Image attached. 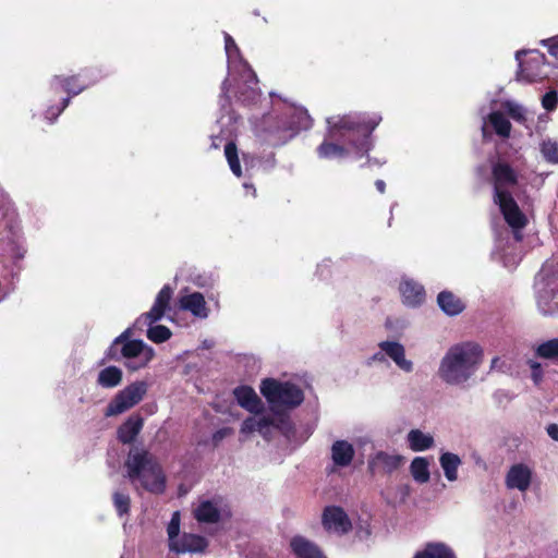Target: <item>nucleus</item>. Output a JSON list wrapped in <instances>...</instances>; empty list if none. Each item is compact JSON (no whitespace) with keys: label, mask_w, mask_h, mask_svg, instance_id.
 <instances>
[{"label":"nucleus","mask_w":558,"mask_h":558,"mask_svg":"<svg viewBox=\"0 0 558 558\" xmlns=\"http://www.w3.org/2000/svg\"><path fill=\"white\" fill-rule=\"evenodd\" d=\"M547 434L549 437L556 441H558V425L557 424H550L547 427Z\"/></svg>","instance_id":"nucleus-44"},{"label":"nucleus","mask_w":558,"mask_h":558,"mask_svg":"<svg viewBox=\"0 0 558 558\" xmlns=\"http://www.w3.org/2000/svg\"><path fill=\"white\" fill-rule=\"evenodd\" d=\"M290 546L298 558H326L313 542L303 536H294L290 542Z\"/></svg>","instance_id":"nucleus-22"},{"label":"nucleus","mask_w":558,"mask_h":558,"mask_svg":"<svg viewBox=\"0 0 558 558\" xmlns=\"http://www.w3.org/2000/svg\"><path fill=\"white\" fill-rule=\"evenodd\" d=\"M147 392L145 381H134L119 391L106 408V416H116L141 402Z\"/></svg>","instance_id":"nucleus-9"},{"label":"nucleus","mask_w":558,"mask_h":558,"mask_svg":"<svg viewBox=\"0 0 558 558\" xmlns=\"http://www.w3.org/2000/svg\"><path fill=\"white\" fill-rule=\"evenodd\" d=\"M143 427V420L138 416L128 418L118 429V438L123 444L132 442Z\"/></svg>","instance_id":"nucleus-29"},{"label":"nucleus","mask_w":558,"mask_h":558,"mask_svg":"<svg viewBox=\"0 0 558 558\" xmlns=\"http://www.w3.org/2000/svg\"><path fill=\"white\" fill-rule=\"evenodd\" d=\"M537 149L542 159L549 165L558 166V138L549 135L541 136Z\"/></svg>","instance_id":"nucleus-23"},{"label":"nucleus","mask_w":558,"mask_h":558,"mask_svg":"<svg viewBox=\"0 0 558 558\" xmlns=\"http://www.w3.org/2000/svg\"><path fill=\"white\" fill-rule=\"evenodd\" d=\"M233 393L238 403L248 412L259 413L263 410L262 400L251 387H238Z\"/></svg>","instance_id":"nucleus-19"},{"label":"nucleus","mask_w":558,"mask_h":558,"mask_svg":"<svg viewBox=\"0 0 558 558\" xmlns=\"http://www.w3.org/2000/svg\"><path fill=\"white\" fill-rule=\"evenodd\" d=\"M385 353L383 351L378 352V353H375L371 359H369V363L371 362H384L385 361Z\"/></svg>","instance_id":"nucleus-46"},{"label":"nucleus","mask_w":558,"mask_h":558,"mask_svg":"<svg viewBox=\"0 0 558 558\" xmlns=\"http://www.w3.org/2000/svg\"><path fill=\"white\" fill-rule=\"evenodd\" d=\"M208 546L205 537L196 534H183L177 542L170 544V549L178 554L203 553Z\"/></svg>","instance_id":"nucleus-17"},{"label":"nucleus","mask_w":558,"mask_h":558,"mask_svg":"<svg viewBox=\"0 0 558 558\" xmlns=\"http://www.w3.org/2000/svg\"><path fill=\"white\" fill-rule=\"evenodd\" d=\"M69 101H70V99L65 98L63 100L62 106L60 108H57L56 110L54 109H49L46 112V118L48 120H50V121L54 120L64 110V108L69 105Z\"/></svg>","instance_id":"nucleus-41"},{"label":"nucleus","mask_w":558,"mask_h":558,"mask_svg":"<svg viewBox=\"0 0 558 558\" xmlns=\"http://www.w3.org/2000/svg\"><path fill=\"white\" fill-rule=\"evenodd\" d=\"M536 353L544 359L558 360V339H550L541 343L536 349Z\"/></svg>","instance_id":"nucleus-36"},{"label":"nucleus","mask_w":558,"mask_h":558,"mask_svg":"<svg viewBox=\"0 0 558 558\" xmlns=\"http://www.w3.org/2000/svg\"><path fill=\"white\" fill-rule=\"evenodd\" d=\"M272 426V420L267 416L260 417H248L246 418L241 426V434L248 435L254 432H258L263 437H268L270 429Z\"/></svg>","instance_id":"nucleus-25"},{"label":"nucleus","mask_w":558,"mask_h":558,"mask_svg":"<svg viewBox=\"0 0 558 558\" xmlns=\"http://www.w3.org/2000/svg\"><path fill=\"white\" fill-rule=\"evenodd\" d=\"M531 368H532V379H533L534 384L538 385L543 378L541 365L538 363H532Z\"/></svg>","instance_id":"nucleus-42"},{"label":"nucleus","mask_w":558,"mask_h":558,"mask_svg":"<svg viewBox=\"0 0 558 558\" xmlns=\"http://www.w3.org/2000/svg\"><path fill=\"white\" fill-rule=\"evenodd\" d=\"M51 86L54 90H58L59 88H61L62 90H64L69 94H72V95H77L85 88L84 85H80L76 83V77H74V76L73 77L57 76L52 81Z\"/></svg>","instance_id":"nucleus-33"},{"label":"nucleus","mask_w":558,"mask_h":558,"mask_svg":"<svg viewBox=\"0 0 558 558\" xmlns=\"http://www.w3.org/2000/svg\"><path fill=\"white\" fill-rule=\"evenodd\" d=\"M413 558H456L453 550L441 542L427 543Z\"/></svg>","instance_id":"nucleus-26"},{"label":"nucleus","mask_w":558,"mask_h":558,"mask_svg":"<svg viewBox=\"0 0 558 558\" xmlns=\"http://www.w3.org/2000/svg\"><path fill=\"white\" fill-rule=\"evenodd\" d=\"M226 90H227V81H225L222 84V92L226 93Z\"/></svg>","instance_id":"nucleus-50"},{"label":"nucleus","mask_w":558,"mask_h":558,"mask_svg":"<svg viewBox=\"0 0 558 558\" xmlns=\"http://www.w3.org/2000/svg\"><path fill=\"white\" fill-rule=\"evenodd\" d=\"M260 392L272 408H294L303 402V391L294 384L266 378L260 384Z\"/></svg>","instance_id":"nucleus-8"},{"label":"nucleus","mask_w":558,"mask_h":558,"mask_svg":"<svg viewBox=\"0 0 558 558\" xmlns=\"http://www.w3.org/2000/svg\"><path fill=\"white\" fill-rule=\"evenodd\" d=\"M230 433H231V429H230V428L220 429V430H218V432L214 435V439H215V440H220V439H222L226 435H229Z\"/></svg>","instance_id":"nucleus-45"},{"label":"nucleus","mask_w":558,"mask_h":558,"mask_svg":"<svg viewBox=\"0 0 558 558\" xmlns=\"http://www.w3.org/2000/svg\"><path fill=\"white\" fill-rule=\"evenodd\" d=\"M300 122L298 129H308L311 126V118L306 112L300 111Z\"/></svg>","instance_id":"nucleus-43"},{"label":"nucleus","mask_w":558,"mask_h":558,"mask_svg":"<svg viewBox=\"0 0 558 558\" xmlns=\"http://www.w3.org/2000/svg\"><path fill=\"white\" fill-rule=\"evenodd\" d=\"M193 514L199 523L214 524L229 520L231 510L223 499L215 498L199 501L193 509Z\"/></svg>","instance_id":"nucleus-10"},{"label":"nucleus","mask_w":558,"mask_h":558,"mask_svg":"<svg viewBox=\"0 0 558 558\" xmlns=\"http://www.w3.org/2000/svg\"><path fill=\"white\" fill-rule=\"evenodd\" d=\"M407 442L412 451L420 452L433 448L435 439L429 433L421 429H411L407 435Z\"/></svg>","instance_id":"nucleus-24"},{"label":"nucleus","mask_w":558,"mask_h":558,"mask_svg":"<svg viewBox=\"0 0 558 558\" xmlns=\"http://www.w3.org/2000/svg\"><path fill=\"white\" fill-rule=\"evenodd\" d=\"M532 57L526 63L521 61V56L525 54V51H518L515 54V59L519 62L520 72L518 74V80L523 82H534L542 77V73L538 71V68L545 63L544 54L532 51Z\"/></svg>","instance_id":"nucleus-13"},{"label":"nucleus","mask_w":558,"mask_h":558,"mask_svg":"<svg viewBox=\"0 0 558 558\" xmlns=\"http://www.w3.org/2000/svg\"><path fill=\"white\" fill-rule=\"evenodd\" d=\"M535 299L537 310L542 315H558V279L537 283Z\"/></svg>","instance_id":"nucleus-11"},{"label":"nucleus","mask_w":558,"mask_h":558,"mask_svg":"<svg viewBox=\"0 0 558 558\" xmlns=\"http://www.w3.org/2000/svg\"><path fill=\"white\" fill-rule=\"evenodd\" d=\"M399 290L403 303L408 306H418L425 300L424 288L420 283L411 279H403L400 283Z\"/></svg>","instance_id":"nucleus-18"},{"label":"nucleus","mask_w":558,"mask_h":558,"mask_svg":"<svg viewBox=\"0 0 558 558\" xmlns=\"http://www.w3.org/2000/svg\"><path fill=\"white\" fill-rule=\"evenodd\" d=\"M132 329H125L111 343L107 356L123 360L124 366L132 372L146 367L155 356L154 349L143 340L131 339Z\"/></svg>","instance_id":"nucleus-5"},{"label":"nucleus","mask_w":558,"mask_h":558,"mask_svg":"<svg viewBox=\"0 0 558 558\" xmlns=\"http://www.w3.org/2000/svg\"><path fill=\"white\" fill-rule=\"evenodd\" d=\"M494 174V203L498 205L505 221L511 228L515 241L522 240V230L527 225V218L508 192L517 184V174L507 163H497Z\"/></svg>","instance_id":"nucleus-3"},{"label":"nucleus","mask_w":558,"mask_h":558,"mask_svg":"<svg viewBox=\"0 0 558 558\" xmlns=\"http://www.w3.org/2000/svg\"><path fill=\"white\" fill-rule=\"evenodd\" d=\"M180 306L182 310L191 312L198 318H207L209 315L204 295L199 292H193L181 296Z\"/></svg>","instance_id":"nucleus-20"},{"label":"nucleus","mask_w":558,"mask_h":558,"mask_svg":"<svg viewBox=\"0 0 558 558\" xmlns=\"http://www.w3.org/2000/svg\"><path fill=\"white\" fill-rule=\"evenodd\" d=\"M377 190L380 192V193H384L385 192V189H386V184L383 180H377L376 183H375Z\"/></svg>","instance_id":"nucleus-47"},{"label":"nucleus","mask_w":558,"mask_h":558,"mask_svg":"<svg viewBox=\"0 0 558 558\" xmlns=\"http://www.w3.org/2000/svg\"><path fill=\"white\" fill-rule=\"evenodd\" d=\"M381 121L378 114L336 116L327 119V137L317 148L318 156L342 159L351 153L357 157L371 149L369 135Z\"/></svg>","instance_id":"nucleus-1"},{"label":"nucleus","mask_w":558,"mask_h":558,"mask_svg":"<svg viewBox=\"0 0 558 558\" xmlns=\"http://www.w3.org/2000/svg\"><path fill=\"white\" fill-rule=\"evenodd\" d=\"M404 462V458L401 454L377 451L372 454L368 459V470L372 473H392L398 470Z\"/></svg>","instance_id":"nucleus-12"},{"label":"nucleus","mask_w":558,"mask_h":558,"mask_svg":"<svg viewBox=\"0 0 558 558\" xmlns=\"http://www.w3.org/2000/svg\"><path fill=\"white\" fill-rule=\"evenodd\" d=\"M437 302L439 307L450 316L458 315L464 308L463 303L459 298L448 291H442L438 294Z\"/></svg>","instance_id":"nucleus-30"},{"label":"nucleus","mask_w":558,"mask_h":558,"mask_svg":"<svg viewBox=\"0 0 558 558\" xmlns=\"http://www.w3.org/2000/svg\"><path fill=\"white\" fill-rule=\"evenodd\" d=\"M558 105V96L555 90H550L546 93L542 98V106L544 109L548 111H553L556 109Z\"/></svg>","instance_id":"nucleus-39"},{"label":"nucleus","mask_w":558,"mask_h":558,"mask_svg":"<svg viewBox=\"0 0 558 558\" xmlns=\"http://www.w3.org/2000/svg\"><path fill=\"white\" fill-rule=\"evenodd\" d=\"M532 482V470L523 464L518 463L512 465L506 475V486L509 489H518L519 492H526Z\"/></svg>","instance_id":"nucleus-14"},{"label":"nucleus","mask_w":558,"mask_h":558,"mask_svg":"<svg viewBox=\"0 0 558 558\" xmlns=\"http://www.w3.org/2000/svg\"><path fill=\"white\" fill-rule=\"evenodd\" d=\"M113 506L119 515H124L129 513L131 498L129 494L123 493L121 490H117L112 495Z\"/></svg>","instance_id":"nucleus-37"},{"label":"nucleus","mask_w":558,"mask_h":558,"mask_svg":"<svg viewBox=\"0 0 558 558\" xmlns=\"http://www.w3.org/2000/svg\"><path fill=\"white\" fill-rule=\"evenodd\" d=\"M225 49L228 58L229 74H236V88L240 97L243 101H252L258 95V80L254 71L250 65L242 59L238 46L233 38L226 34L225 36Z\"/></svg>","instance_id":"nucleus-6"},{"label":"nucleus","mask_w":558,"mask_h":558,"mask_svg":"<svg viewBox=\"0 0 558 558\" xmlns=\"http://www.w3.org/2000/svg\"><path fill=\"white\" fill-rule=\"evenodd\" d=\"M484 360L483 348L474 341H463L450 345L437 367L439 380L452 387H462L477 373Z\"/></svg>","instance_id":"nucleus-2"},{"label":"nucleus","mask_w":558,"mask_h":558,"mask_svg":"<svg viewBox=\"0 0 558 558\" xmlns=\"http://www.w3.org/2000/svg\"><path fill=\"white\" fill-rule=\"evenodd\" d=\"M244 187H245V189H251V190H252L253 195H255L256 190H255L252 185H248V184H246V183H245V184H244Z\"/></svg>","instance_id":"nucleus-49"},{"label":"nucleus","mask_w":558,"mask_h":558,"mask_svg":"<svg viewBox=\"0 0 558 558\" xmlns=\"http://www.w3.org/2000/svg\"><path fill=\"white\" fill-rule=\"evenodd\" d=\"M179 532H180V513H179V511H175L172 513L171 520L167 527L169 545L172 544V542H177L181 537V536H179Z\"/></svg>","instance_id":"nucleus-38"},{"label":"nucleus","mask_w":558,"mask_h":558,"mask_svg":"<svg viewBox=\"0 0 558 558\" xmlns=\"http://www.w3.org/2000/svg\"><path fill=\"white\" fill-rule=\"evenodd\" d=\"M171 296L172 289L169 286H165L157 294L150 311L140 316L134 324V327L138 329L147 326V338L153 342L161 343L171 337V331L168 327L162 325H153L162 318L166 310L169 306Z\"/></svg>","instance_id":"nucleus-7"},{"label":"nucleus","mask_w":558,"mask_h":558,"mask_svg":"<svg viewBox=\"0 0 558 558\" xmlns=\"http://www.w3.org/2000/svg\"><path fill=\"white\" fill-rule=\"evenodd\" d=\"M125 477L135 489L143 488L153 494H162L166 475L157 458L144 449H131L124 463Z\"/></svg>","instance_id":"nucleus-4"},{"label":"nucleus","mask_w":558,"mask_h":558,"mask_svg":"<svg viewBox=\"0 0 558 558\" xmlns=\"http://www.w3.org/2000/svg\"><path fill=\"white\" fill-rule=\"evenodd\" d=\"M504 108L514 121L522 124L526 122V109L520 104L507 100L504 104Z\"/></svg>","instance_id":"nucleus-35"},{"label":"nucleus","mask_w":558,"mask_h":558,"mask_svg":"<svg viewBox=\"0 0 558 558\" xmlns=\"http://www.w3.org/2000/svg\"><path fill=\"white\" fill-rule=\"evenodd\" d=\"M499 359L498 357H494L492 360V364H490V368L494 369L497 367V363H498Z\"/></svg>","instance_id":"nucleus-48"},{"label":"nucleus","mask_w":558,"mask_h":558,"mask_svg":"<svg viewBox=\"0 0 558 558\" xmlns=\"http://www.w3.org/2000/svg\"><path fill=\"white\" fill-rule=\"evenodd\" d=\"M225 155L230 166L231 171L236 175L241 177V166L238 158V150L234 143L230 142L225 147Z\"/></svg>","instance_id":"nucleus-34"},{"label":"nucleus","mask_w":558,"mask_h":558,"mask_svg":"<svg viewBox=\"0 0 558 558\" xmlns=\"http://www.w3.org/2000/svg\"><path fill=\"white\" fill-rule=\"evenodd\" d=\"M487 121L498 136L504 138H508L510 136L511 123L502 112L493 111L487 116V120L485 119L483 123V133L486 131Z\"/></svg>","instance_id":"nucleus-28"},{"label":"nucleus","mask_w":558,"mask_h":558,"mask_svg":"<svg viewBox=\"0 0 558 558\" xmlns=\"http://www.w3.org/2000/svg\"><path fill=\"white\" fill-rule=\"evenodd\" d=\"M122 369L117 366H108L98 373L97 383L102 388H114L122 381Z\"/></svg>","instance_id":"nucleus-31"},{"label":"nucleus","mask_w":558,"mask_h":558,"mask_svg":"<svg viewBox=\"0 0 558 558\" xmlns=\"http://www.w3.org/2000/svg\"><path fill=\"white\" fill-rule=\"evenodd\" d=\"M551 56L558 58V36L543 40Z\"/></svg>","instance_id":"nucleus-40"},{"label":"nucleus","mask_w":558,"mask_h":558,"mask_svg":"<svg viewBox=\"0 0 558 558\" xmlns=\"http://www.w3.org/2000/svg\"><path fill=\"white\" fill-rule=\"evenodd\" d=\"M324 526L333 533L343 534L351 529V522L345 512L339 507H328L323 515Z\"/></svg>","instance_id":"nucleus-15"},{"label":"nucleus","mask_w":558,"mask_h":558,"mask_svg":"<svg viewBox=\"0 0 558 558\" xmlns=\"http://www.w3.org/2000/svg\"><path fill=\"white\" fill-rule=\"evenodd\" d=\"M439 464L444 471L445 477L449 482H456L459 477L458 471L462 464L461 458L453 452H442L439 457Z\"/></svg>","instance_id":"nucleus-27"},{"label":"nucleus","mask_w":558,"mask_h":558,"mask_svg":"<svg viewBox=\"0 0 558 558\" xmlns=\"http://www.w3.org/2000/svg\"><path fill=\"white\" fill-rule=\"evenodd\" d=\"M410 472L415 482L427 483L430 478L429 461L424 457H415L410 464Z\"/></svg>","instance_id":"nucleus-32"},{"label":"nucleus","mask_w":558,"mask_h":558,"mask_svg":"<svg viewBox=\"0 0 558 558\" xmlns=\"http://www.w3.org/2000/svg\"><path fill=\"white\" fill-rule=\"evenodd\" d=\"M331 460L335 465L345 468L353 461L355 450L347 440H336L330 449Z\"/></svg>","instance_id":"nucleus-21"},{"label":"nucleus","mask_w":558,"mask_h":558,"mask_svg":"<svg viewBox=\"0 0 558 558\" xmlns=\"http://www.w3.org/2000/svg\"><path fill=\"white\" fill-rule=\"evenodd\" d=\"M379 348L401 371L405 373L413 371V362L405 357V349L400 342L383 341L379 343Z\"/></svg>","instance_id":"nucleus-16"}]
</instances>
